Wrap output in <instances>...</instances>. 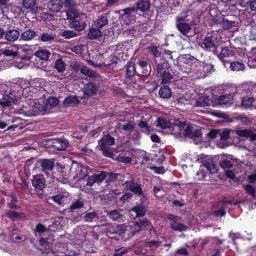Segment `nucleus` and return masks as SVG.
<instances>
[{"label":"nucleus","mask_w":256,"mask_h":256,"mask_svg":"<svg viewBox=\"0 0 256 256\" xmlns=\"http://www.w3.org/2000/svg\"><path fill=\"white\" fill-rule=\"evenodd\" d=\"M140 75L136 71L135 63L132 61L128 62L125 66V76L124 82L136 90H140V86L138 84L140 80L136 78V76Z\"/></svg>","instance_id":"obj_1"},{"label":"nucleus","mask_w":256,"mask_h":256,"mask_svg":"<svg viewBox=\"0 0 256 256\" xmlns=\"http://www.w3.org/2000/svg\"><path fill=\"white\" fill-rule=\"evenodd\" d=\"M156 72L157 76L162 79V83L163 84L170 83L173 78L172 68L167 60H162L157 64Z\"/></svg>","instance_id":"obj_2"},{"label":"nucleus","mask_w":256,"mask_h":256,"mask_svg":"<svg viewBox=\"0 0 256 256\" xmlns=\"http://www.w3.org/2000/svg\"><path fill=\"white\" fill-rule=\"evenodd\" d=\"M20 100L18 92L12 89L0 94V106L4 108L18 104Z\"/></svg>","instance_id":"obj_3"},{"label":"nucleus","mask_w":256,"mask_h":256,"mask_svg":"<svg viewBox=\"0 0 256 256\" xmlns=\"http://www.w3.org/2000/svg\"><path fill=\"white\" fill-rule=\"evenodd\" d=\"M218 42L215 34L208 33L199 46L205 51L212 52L214 55L218 54Z\"/></svg>","instance_id":"obj_4"},{"label":"nucleus","mask_w":256,"mask_h":256,"mask_svg":"<svg viewBox=\"0 0 256 256\" xmlns=\"http://www.w3.org/2000/svg\"><path fill=\"white\" fill-rule=\"evenodd\" d=\"M115 143V139L110 134L104 135L98 141L100 150L102 151V154L108 158H112L114 154L110 150V146H112Z\"/></svg>","instance_id":"obj_5"},{"label":"nucleus","mask_w":256,"mask_h":256,"mask_svg":"<svg viewBox=\"0 0 256 256\" xmlns=\"http://www.w3.org/2000/svg\"><path fill=\"white\" fill-rule=\"evenodd\" d=\"M236 88L232 87L230 94H226L220 95L216 100V102L218 106L222 108H228L233 104L234 102V97L236 93Z\"/></svg>","instance_id":"obj_6"},{"label":"nucleus","mask_w":256,"mask_h":256,"mask_svg":"<svg viewBox=\"0 0 256 256\" xmlns=\"http://www.w3.org/2000/svg\"><path fill=\"white\" fill-rule=\"evenodd\" d=\"M44 186L45 178L42 174H36L33 176V186L40 190L38 192L36 190L34 192H33V196L36 195L40 198H43L44 194L42 188Z\"/></svg>","instance_id":"obj_7"},{"label":"nucleus","mask_w":256,"mask_h":256,"mask_svg":"<svg viewBox=\"0 0 256 256\" xmlns=\"http://www.w3.org/2000/svg\"><path fill=\"white\" fill-rule=\"evenodd\" d=\"M47 145L58 151L65 150L68 146V142L64 138H52L47 140Z\"/></svg>","instance_id":"obj_8"},{"label":"nucleus","mask_w":256,"mask_h":256,"mask_svg":"<svg viewBox=\"0 0 256 256\" xmlns=\"http://www.w3.org/2000/svg\"><path fill=\"white\" fill-rule=\"evenodd\" d=\"M46 104L44 100H37L34 102L33 105V116L37 115H44L48 114Z\"/></svg>","instance_id":"obj_9"},{"label":"nucleus","mask_w":256,"mask_h":256,"mask_svg":"<svg viewBox=\"0 0 256 256\" xmlns=\"http://www.w3.org/2000/svg\"><path fill=\"white\" fill-rule=\"evenodd\" d=\"M176 28L184 36H188V34L192 29V22H176Z\"/></svg>","instance_id":"obj_10"},{"label":"nucleus","mask_w":256,"mask_h":256,"mask_svg":"<svg viewBox=\"0 0 256 256\" xmlns=\"http://www.w3.org/2000/svg\"><path fill=\"white\" fill-rule=\"evenodd\" d=\"M48 14L45 12L44 8L40 6L33 7V20L38 21H45L48 18Z\"/></svg>","instance_id":"obj_11"},{"label":"nucleus","mask_w":256,"mask_h":256,"mask_svg":"<svg viewBox=\"0 0 256 256\" xmlns=\"http://www.w3.org/2000/svg\"><path fill=\"white\" fill-rule=\"evenodd\" d=\"M63 6V0H50L48 4V10L52 12H60Z\"/></svg>","instance_id":"obj_12"},{"label":"nucleus","mask_w":256,"mask_h":256,"mask_svg":"<svg viewBox=\"0 0 256 256\" xmlns=\"http://www.w3.org/2000/svg\"><path fill=\"white\" fill-rule=\"evenodd\" d=\"M186 128L184 130V135L186 137L191 138H196L202 136V132L200 130H192V126L190 124H186Z\"/></svg>","instance_id":"obj_13"},{"label":"nucleus","mask_w":256,"mask_h":256,"mask_svg":"<svg viewBox=\"0 0 256 256\" xmlns=\"http://www.w3.org/2000/svg\"><path fill=\"white\" fill-rule=\"evenodd\" d=\"M235 54V51L231 48H229L228 46H223L222 49L220 52L219 53L218 50V54H214L221 60L224 62L223 59L225 58H228L232 56Z\"/></svg>","instance_id":"obj_14"},{"label":"nucleus","mask_w":256,"mask_h":256,"mask_svg":"<svg viewBox=\"0 0 256 256\" xmlns=\"http://www.w3.org/2000/svg\"><path fill=\"white\" fill-rule=\"evenodd\" d=\"M44 172L51 171L54 168V162L49 159H41L37 161Z\"/></svg>","instance_id":"obj_15"},{"label":"nucleus","mask_w":256,"mask_h":256,"mask_svg":"<svg viewBox=\"0 0 256 256\" xmlns=\"http://www.w3.org/2000/svg\"><path fill=\"white\" fill-rule=\"evenodd\" d=\"M97 90L98 88L94 83L89 82L84 86V92L85 95L91 96L96 94Z\"/></svg>","instance_id":"obj_16"},{"label":"nucleus","mask_w":256,"mask_h":256,"mask_svg":"<svg viewBox=\"0 0 256 256\" xmlns=\"http://www.w3.org/2000/svg\"><path fill=\"white\" fill-rule=\"evenodd\" d=\"M69 26L70 28L79 32L84 29L86 24L79 18H76L72 21H70Z\"/></svg>","instance_id":"obj_17"},{"label":"nucleus","mask_w":256,"mask_h":256,"mask_svg":"<svg viewBox=\"0 0 256 256\" xmlns=\"http://www.w3.org/2000/svg\"><path fill=\"white\" fill-rule=\"evenodd\" d=\"M248 64L251 68H256V47L252 48L247 54Z\"/></svg>","instance_id":"obj_18"},{"label":"nucleus","mask_w":256,"mask_h":256,"mask_svg":"<svg viewBox=\"0 0 256 256\" xmlns=\"http://www.w3.org/2000/svg\"><path fill=\"white\" fill-rule=\"evenodd\" d=\"M120 62V60L118 58L115 56H112L110 62L106 64L105 66L107 69L117 72L119 69L118 64Z\"/></svg>","instance_id":"obj_19"},{"label":"nucleus","mask_w":256,"mask_h":256,"mask_svg":"<svg viewBox=\"0 0 256 256\" xmlns=\"http://www.w3.org/2000/svg\"><path fill=\"white\" fill-rule=\"evenodd\" d=\"M199 70L201 73L202 72L204 76H206L208 74L212 72L215 71V69L212 64L202 62L200 64Z\"/></svg>","instance_id":"obj_20"},{"label":"nucleus","mask_w":256,"mask_h":256,"mask_svg":"<svg viewBox=\"0 0 256 256\" xmlns=\"http://www.w3.org/2000/svg\"><path fill=\"white\" fill-rule=\"evenodd\" d=\"M141 70V75L147 76L151 72V66L147 61L142 60L138 62Z\"/></svg>","instance_id":"obj_21"},{"label":"nucleus","mask_w":256,"mask_h":256,"mask_svg":"<svg viewBox=\"0 0 256 256\" xmlns=\"http://www.w3.org/2000/svg\"><path fill=\"white\" fill-rule=\"evenodd\" d=\"M150 6V0H138L136 3V10L142 12H147Z\"/></svg>","instance_id":"obj_22"},{"label":"nucleus","mask_w":256,"mask_h":256,"mask_svg":"<svg viewBox=\"0 0 256 256\" xmlns=\"http://www.w3.org/2000/svg\"><path fill=\"white\" fill-rule=\"evenodd\" d=\"M20 36L19 31L14 29L7 31L4 34L6 39L9 42L16 40L20 37Z\"/></svg>","instance_id":"obj_23"},{"label":"nucleus","mask_w":256,"mask_h":256,"mask_svg":"<svg viewBox=\"0 0 256 256\" xmlns=\"http://www.w3.org/2000/svg\"><path fill=\"white\" fill-rule=\"evenodd\" d=\"M108 18L106 14L101 16L94 22V25L99 29L102 28L108 24Z\"/></svg>","instance_id":"obj_24"},{"label":"nucleus","mask_w":256,"mask_h":256,"mask_svg":"<svg viewBox=\"0 0 256 256\" xmlns=\"http://www.w3.org/2000/svg\"><path fill=\"white\" fill-rule=\"evenodd\" d=\"M171 89L168 86H162L158 91V94L160 98H169L172 96Z\"/></svg>","instance_id":"obj_25"},{"label":"nucleus","mask_w":256,"mask_h":256,"mask_svg":"<svg viewBox=\"0 0 256 256\" xmlns=\"http://www.w3.org/2000/svg\"><path fill=\"white\" fill-rule=\"evenodd\" d=\"M241 106L246 109L250 108L254 102V98L251 96H243L241 98Z\"/></svg>","instance_id":"obj_26"},{"label":"nucleus","mask_w":256,"mask_h":256,"mask_svg":"<svg viewBox=\"0 0 256 256\" xmlns=\"http://www.w3.org/2000/svg\"><path fill=\"white\" fill-rule=\"evenodd\" d=\"M150 222L146 218L140 220L138 221L136 220L134 222V227L138 228V230H146Z\"/></svg>","instance_id":"obj_27"},{"label":"nucleus","mask_w":256,"mask_h":256,"mask_svg":"<svg viewBox=\"0 0 256 256\" xmlns=\"http://www.w3.org/2000/svg\"><path fill=\"white\" fill-rule=\"evenodd\" d=\"M236 24L237 22H236L234 20H230L224 16L220 26L224 30H230L233 27L236 26Z\"/></svg>","instance_id":"obj_28"},{"label":"nucleus","mask_w":256,"mask_h":256,"mask_svg":"<svg viewBox=\"0 0 256 256\" xmlns=\"http://www.w3.org/2000/svg\"><path fill=\"white\" fill-rule=\"evenodd\" d=\"M6 216L12 220L25 218V216L23 213L16 212L12 210H8L6 212Z\"/></svg>","instance_id":"obj_29"},{"label":"nucleus","mask_w":256,"mask_h":256,"mask_svg":"<svg viewBox=\"0 0 256 256\" xmlns=\"http://www.w3.org/2000/svg\"><path fill=\"white\" fill-rule=\"evenodd\" d=\"M107 216L112 220L123 221V216L116 210L109 212L108 213Z\"/></svg>","instance_id":"obj_30"},{"label":"nucleus","mask_w":256,"mask_h":256,"mask_svg":"<svg viewBox=\"0 0 256 256\" xmlns=\"http://www.w3.org/2000/svg\"><path fill=\"white\" fill-rule=\"evenodd\" d=\"M230 63V68L232 71L244 70L245 68V64L240 62L234 61Z\"/></svg>","instance_id":"obj_31"},{"label":"nucleus","mask_w":256,"mask_h":256,"mask_svg":"<svg viewBox=\"0 0 256 256\" xmlns=\"http://www.w3.org/2000/svg\"><path fill=\"white\" fill-rule=\"evenodd\" d=\"M34 55L36 56V62L39 60H46L48 59L50 53L48 50H39L36 52Z\"/></svg>","instance_id":"obj_32"},{"label":"nucleus","mask_w":256,"mask_h":256,"mask_svg":"<svg viewBox=\"0 0 256 256\" xmlns=\"http://www.w3.org/2000/svg\"><path fill=\"white\" fill-rule=\"evenodd\" d=\"M190 12L186 10L182 12L178 16L176 17V22H192L188 18Z\"/></svg>","instance_id":"obj_33"},{"label":"nucleus","mask_w":256,"mask_h":256,"mask_svg":"<svg viewBox=\"0 0 256 256\" xmlns=\"http://www.w3.org/2000/svg\"><path fill=\"white\" fill-rule=\"evenodd\" d=\"M210 14L212 15L210 12ZM211 18L210 19V24L212 26H220L222 22L223 16H211Z\"/></svg>","instance_id":"obj_34"},{"label":"nucleus","mask_w":256,"mask_h":256,"mask_svg":"<svg viewBox=\"0 0 256 256\" xmlns=\"http://www.w3.org/2000/svg\"><path fill=\"white\" fill-rule=\"evenodd\" d=\"M100 29L97 28H91L88 34V38L90 40L96 39L101 36Z\"/></svg>","instance_id":"obj_35"},{"label":"nucleus","mask_w":256,"mask_h":256,"mask_svg":"<svg viewBox=\"0 0 256 256\" xmlns=\"http://www.w3.org/2000/svg\"><path fill=\"white\" fill-rule=\"evenodd\" d=\"M80 102L78 97L74 96H68L64 100L63 104L65 106H68L72 104H78Z\"/></svg>","instance_id":"obj_36"},{"label":"nucleus","mask_w":256,"mask_h":256,"mask_svg":"<svg viewBox=\"0 0 256 256\" xmlns=\"http://www.w3.org/2000/svg\"><path fill=\"white\" fill-rule=\"evenodd\" d=\"M84 220L86 222H96L98 220V216L96 212H90L84 216Z\"/></svg>","instance_id":"obj_37"},{"label":"nucleus","mask_w":256,"mask_h":256,"mask_svg":"<svg viewBox=\"0 0 256 256\" xmlns=\"http://www.w3.org/2000/svg\"><path fill=\"white\" fill-rule=\"evenodd\" d=\"M67 19L72 21L76 18H79V13L74 8H69L66 12Z\"/></svg>","instance_id":"obj_38"},{"label":"nucleus","mask_w":256,"mask_h":256,"mask_svg":"<svg viewBox=\"0 0 256 256\" xmlns=\"http://www.w3.org/2000/svg\"><path fill=\"white\" fill-rule=\"evenodd\" d=\"M157 126L162 129H166L170 127L171 123L164 118H158Z\"/></svg>","instance_id":"obj_39"},{"label":"nucleus","mask_w":256,"mask_h":256,"mask_svg":"<svg viewBox=\"0 0 256 256\" xmlns=\"http://www.w3.org/2000/svg\"><path fill=\"white\" fill-rule=\"evenodd\" d=\"M132 210L136 213V217L144 216L146 212L145 208L140 205L134 206L132 208Z\"/></svg>","instance_id":"obj_40"},{"label":"nucleus","mask_w":256,"mask_h":256,"mask_svg":"<svg viewBox=\"0 0 256 256\" xmlns=\"http://www.w3.org/2000/svg\"><path fill=\"white\" fill-rule=\"evenodd\" d=\"M54 68L58 72H63L66 70V64L62 58H59L56 61Z\"/></svg>","instance_id":"obj_41"},{"label":"nucleus","mask_w":256,"mask_h":256,"mask_svg":"<svg viewBox=\"0 0 256 256\" xmlns=\"http://www.w3.org/2000/svg\"><path fill=\"white\" fill-rule=\"evenodd\" d=\"M170 227L172 230L179 232L186 230L187 229V226L180 222L172 223Z\"/></svg>","instance_id":"obj_42"},{"label":"nucleus","mask_w":256,"mask_h":256,"mask_svg":"<svg viewBox=\"0 0 256 256\" xmlns=\"http://www.w3.org/2000/svg\"><path fill=\"white\" fill-rule=\"evenodd\" d=\"M59 102L60 101L58 98L52 96L47 98L45 100L46 106L48 107L49 106L51 108L55 107L58 106L59 104Z\"/></svg>","instance_id":"obj_43"},{"label":"nucleus","mask_w":256,"mask_h":256,"mask_svg":"<svg viewBox=\"0 0 256 256\" xmlns=\"http://www.w3.org/2000/svg\"><path fill=\"white\" fill-rule=\"evenodd\" d=\"M114 229V232L118 234V235L124 234L126 230V226L124 224H117L115 226L112 228Z\"/></svg>","instance_id":"obj_44"},{"label":"nucleus","mask_w":256,"mask_h":256,"mask_svg":"<svg viewBox=\"0 0 256 256\" xmlns=\"http://www.w3.org/2000/svg\"><path fill=\"white\" fill-rule=\"evenodd\" d=\"M136 8L134 7H129L120 10V14L122 16H127L128 17L132 15V14L136 13Z\"/></svg>","instance_id":"obj_45"},{"label":"nucleus","mask_w":256,"mask_h":256,"mask_svg":"<svg viewBox=\"0 0 256 256\" xmlns=\"http://www.w3.org/2000/svg\"><path fill=\"white\" fill-rule=\"evenodd\" d=\"M78 33L74 30H64L60 36L66 39H70L78 36Z\"/></svg>","instance_id":"obj_46"},{"label":"nucleus","mask_w":256,"mask_h":256,"mask_svg":"<svg viewBox=\"0 0 256 256\" xmlns=\"http://www.w3.org/2000/svg\"><path fill=\"white\" fill-rule=\"evenodd\" d=\"M202 166L206 168L207 169V170H208L211 173H213L216 172L215 165L211 162H204Z\"/></svg>","instance_id":"obj_47"},{"label":"nucleus","mask_w":256,"mask_h":256,"mask_svg":"<svg viewBox=\"0 0 256 256\" xmlns=\"http://www.w3.org/2000/svg\"><path fill=\"white\" fill-rule=\"evenodd\" d=\"M236 134L240 137H246L248 138L250 134V130L244 129V130H236Z\"/></svg>","instance_id":"obj_48"},{"label":"nucleus","mask_w":256,"mask_h":256,"mask_svg":"<svg viewBox=\"0 0 256 256\" xmlns=\"http://www.w3.org/2000/svg\"><path fill=\"white\" fill-rule=\"evenodd\" d=\"M148 52L152 56L156 58L159 56L160 53L158 50V48L156 46H151L148 48Z\"/></svg>","instance_id":"obj_49"},{"label":"nucleus","mask_w":256,"mask_h":256,"mask_svg":"<svg viewBox=\"0 0 256 256\" xmlns=\"http://www.w3.org/2000/svg\"><path fill=\"white\" fill-rule=\"evenodd\" d=\"M138 127L141 129L142 132H150V126H148V124L146 122L141 120L138 123Z\"/></svg>","instance_id":"obj_50"},{"label":"nucleus","mask_w":256,"mask_h":256,"mask_svg":"<svg viewBox=\"0 0 256 256\" xmlns=\"http://www.w3.org/2000/svg\"><path fill=\"white\" fill-rule=\"evenodd\" d=\"M246 192L251 196L252 198L255 196V189L250 184H247L243 186Z\"/></svg>","instance_id":"obj_51"},{"label":"nucleus","mask_w":256,"mask_h":256,"mask_svg":"<svg viewBox=\"0 0 256 256\" xmlns=\"http://www.w3.org/2000/svg\"><path fill=\"white\" fill-rule=\"evenodd\" d=\"M84 202L80 200L74 202L70 206V209L72 210L80 209L84 207Z\"/></svg>","instance_id":"obj_52"},{"label":"nucleus","mask_w":256,"mask_h":256,"mask_svg":"<svg viewBox=\"0 0 256 256\" xmlns=\"http://www.w3.org/2000/svg\"><path fill=\"white\" fill-rule=\"evenodd\" d=\"M20 38L24 40H28L32 38V30H28L22 32Z\"/></svg>","instance_id":"obj_53"},{"label":"nucleus","mask_w":256,"mask_h":256,"mask_svg":"<svg viewBox=\"0 0 256 256\" xmlns=\"http://www.w3.org/2000/svg\"><path fill=\"white\" fill-rule=\"evenodd\" d=\"M54 39V36L52 34L48 33H44L40 37V40L44 42L52 41Z\"/></svg>","instance_id":"obj_54"},{"label":"nucleus","mask_w":256,"mask_h":256,"mask_svg":"<svg viewBox=\"0 0 256 256\" xmlns=\"http://www.w3.org/2000/svg\"><path fill=\"white\" fill-rule=\"evenodd\" d=\"M64 196L62 194H58L52 197V199L59 204H61L64 202Z\"/></svg>","instance_id":"obj_55"},{"label":"nucleus","mask_w":256,"mask_h":256,"mask_svg":"<svg viewBox=\"0 0 256 256\" xmlns=\"http://www.w3.org/2000/svg\"><path fill=\"white\" fill-rule=\"evenodd\" d=\"M220 136V139L222 140H226L229 138L230 136V130H224L222 132H220L219 130V134Z\"/></svg>","instance_id":"obj_56"},{"label":"nucleus","mask_w":256,"mask_h":256,"mask_svg":"<svg viewBox=\"0 0 256 256\" xmlns=\"http://www.w3.org/2000/svg\"><path fill=\"white\" fill-rule=\"evenodd\" d=\"M96 182H102L106 176V172H102L98 174H94Z\"/></svg>","instance_id":"obj_57"},{"label":"nucleus","mask_w":256,"mask_h":256,"mask_svg":"<svg viewBox=\"0 0 256 256\" xmlns=\"http://www.w3.org/2000/svg\"><path fill=\"white\" fill-rule=\"evenodd\" d=\"M130 192L139 196L143 194L142 188L140 186V185L138 184H137L136 186L132 188Z\"/></svg>","instance_id":"obj_58"},{"label":"nucleus","mask_w":256,"mask_h":256,"mask_svg":"<svg viewBox=\"0 0 256 256\" xmlns=\"http://www.w3.org/2000/svg\"><path fill=\"white\" fill-rule=\"evenodd\" d=\"M220 166L224 169L230 168L232 166V162L228 160H224L220 162Z\"/></svg>","instance_id":"obj_59"},{"label":"nucleus","mask_w":256,"mask_h":256,"mask_svg":"<svg viewBox=\"0 0 256 256\" xmlns=\"http://www.w3.org/2000/svg\"><path fill=\"white\" fill-rule=\"evenodd\" d=\"M46 228L44 225L42 224H38L36 226L34 234H36V232L39 234L44 233L46 232Z\"/></svg>","instance_id":"obj_60"},{"label":"nucleus","mask_w":256,"mask_h":256,"mask_svg":"<svg viewBox=\"0 0 256 256\" xmlns=\"http://www.w3.org/2000/svg\"><path fill=\"white\" fill-rule=\"evenodd\" d=\"M2 54L7 56H10L12 58L16 57L18 54V52H14L10 50H4L2 51Z\"/></svg>","instance_id":"obj_61"},{"label":"nucleus","mask_w":256,"mask_h":256,"mask_svg":"<svg viewBox=\"0 0 256 256\" xmlns=\"http://www.w3.org/2000/svg\"><path fill=\"white\" fill-rule=\"evenodd\" d=\"M138 183L135 182L134 180H128L125 182V185L126 188L128 190H130V191L132 190V188L136 186V185Z\"/></svg>","instance_id":"obj_62"},{"label":"nucleus","mask_w":256,"mask_h":256,"mask_svg":"<svg viewBox=\"0 0 256 256\" xmlns=\"http://www.w3.org/2000/svg\"><path fill=\"white\" fill-rule=\"evenodd\" d=\"M174 124L182 130L186 126V122H180L179 119H176L174 122Z\"/></svg>","instance_id":"obj_63"},{"label":"nucleus","mask_w":256,"mask_h":256,"mask_svg":"<svg viewBox=\"0 0 256 256\" xmlns=\"http://www.w3.org/2000/svg\"><path fill=\"white\" fill-rule=\"evenodd\" d=\"M219 134V130H212L208 134V136L211 139H214Z\"/></svg>","instance_id":"obj_64"}]
</instances>
